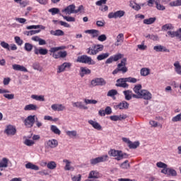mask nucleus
I'll return each mask as SVG.
<instances>
[{
	"mask_svg": "<svg viewBox=\"0 0 181 181\" xmlns=\"http://www.w3.org/2000/svg\"><path fill=\"white\" fill-rule=\"evenodd\" d=\"M110 156L116 157V160H122V159H127L129 155L125 153H122V151L111 149L108 152Z\"/></svg>",
	"mask_w": 181,
	"mask_h": 181,
	"instance_id": "f257e3e1",
	"label": "nucleus"
},
{
	"mask_svg": "<svg viewBox=\"0 0 181 181\" xmlns=\"http://www.w3.org/2000/svg\"><path fill=\"white\" fill-rule=\"evenodd\" d=\"M136 94L133 95V98H143L144 100H151L152 93L148 91H136Z\"/></svg>",
	"mask_w": 181,
	"mask_h": 181,
	"instance_id": "f03ea898",
	"label": "nucleus"
},
{
	"mask_svg": "<svg viewBox=\"0 0 181 181\" xmlns=\"http://www.w3.org/2000/svg\"><path fill=\"white\" fill-rule=\"evenodd\" d=\"M76 62H78V63H83L84 64H95V62L86 54L78 57Z\"/></svg>",
	"mask_w": 181,
	"mask_h": 181,
	"instance_id": "7ed1b4c3",
	"label": "nucleus"
},
{
	"mask_svg": "<svg viewBox=\"0 0 181 181\" xmlns=\"http://www.w3.org/2000/svg\"><path fill=\"white\" fill-rule=\"evenodd\" d=\"M35 121H36V115H29L24 120V125L27 128H32L35 125Z\"/></svg>",
	"mask_w": 181,
	"mask_h": 181,
	"instance_id": "20e7f679",
	"label": "nucleus"
},
{
	"mask_svg": "<svg viewBox=\"0 0 181 181\" xmlns=\"http://www.w3.org/2000/svg\"><path fill=\"white\" fill-rule=\"evenodd\" d=\"M124 15H125V11H124L119 10L117 11H115V13L114 12H110L108 14L107 18H109V19H118V18H121Z\"/></svg>",
	"mask_w": 181,
	"mask_h": 181,
	"instance_id": "39448f33",
	"label": "nucleus"
},
{
	"mask_svg": "<svg viewBox=\"0 0 181 181\" xmlns=\"http://www.w3.org/2000/svg\"><path fill=\"white\" fill-rule=\"evenodd\" d=\"M108 160V155H104L100 157H98L90 160V165H97V163H101V162H107Z\"/></svg>",
	"mask_w": 181,
	"mask_h": 181,
	"instance_id": "423d86ee",
	"label": "nucleus"
},
{
	"mask_svg": "<svg viewBox=\"0 0 181 181\" xmlns=\"http://www.w3.org/2000/svg\"><path fill=\"white\" fill-rule=\"evenodd\" d=\"M116 87H122V88H128L129 85L127 83V78H120L117 80Z\"/></svg>",
	"mask_w": 181,
	"mask_h": 181,
	"instance_id": "0eeeda50",
	"label": "nucleus"
},
{
	"mask_svg": "<svg viewBox=\"0 0 181 181\" xmlns=\"http://www.w3.org/2000/svg\"><path fill=\"white\" fill-rule=\"evenodd\" d=\"M119 71H121L122 74H125V73L128 71V68L127 66L117 64V67L112 71V74H118Z\"/></svg>",
	"mask_w": 181,
	"mask_h": 181,
	"instance_id": "6e6552de",
	"label": "nucleus"
},
{
	"mask_svg": "<svg viewBox=\"0 0 181 181\" xmlns=\"http://www.w3.org/2000/svg\"><path fill=\"white\" fill-rule=\"evenodd\" d=\"M4 134H6V135H15L16 134V128L12 124L7 125L4 130Z\"/></svg>",
	"mask_w": 181,
	"mask_h": 181,
	"instance_id": "1a4fd4ad",
	"label": "nucleus"
},
{
	"mask_svg": "<svg viewBox=\"0 0 181 181\" xmlns=\"http://www.w3.org/2000/svg\"><path fill=\"white\" fill-rule=\"evenodd\" d=\"M114 108L116 110H128V108H129V103L125 100H123L118 105H115Z\"/></svg>",
	"mask_w": 181,
	"mask_h": 181,
	"instance_id": "9d476101",
	"label": "nucleus"
},
{
	"mask_svg": "<svg viewBox=\"0 0 181 181\" xmlns=\"http://www.w3.org/2000/svg\"><path fill=\"white\" fill-rule=\"evenodd\" d=\"M105 80L103 78H96L91 81V85L93 86H105Z\"/></svg>",
	"mask_w": 181,
	"mask_h": 181,
	"instance_id": "9b49d317",
	"label": "nucleus"
},
{
	"mask_svg": "<svg viewBox=\"0 0 181 181\" xmlns=\"http://www.w3.org/2000/svg\"><path fill=\"white\" fill-rule=\"evenodd\" d=\"M57 145H59V142L54 139L48 140L45 142V146H47L48 148H57Z\"/></svg>",
	"mask_w": 181,
	"mask_h": 181,
	"instance_id": "f8f14e48",
	"label": "nucleus"
},
{
	"mask_svg": "<svg viewBox=\"0 0 181 181\" xmlns=\"http://www.w3.org/2000/svg\"><path fill=\"white\" fill-rule=\"evenodd\" d=\"M76 6L74 4H71L68 6L66 8L62 10V12H66V15H71V13H75Z\"/></svg>",
	"mask_w": 181,
	"mask_h": 181,
	"instance_id": "ddd939ff",
	"label": "nucleus"
},
{
	"mask_svg": "<svg viewBox=\"0 0 181 181\" xmlns=\"http://www.w3.org/2000/svg\"><path fill=\"white\" fill-rule=\"evenodd\" d=\"M70 67H71V64L70 62H64L58 66L57 73H63L66 69H70Z\"/></svg>",
	"mask_w": 181,
	"mask_h": 181,
	"instance_id": "4468645a",
	"label": "nucleus"
},
{
	"mask_svg": "<svg viewBox=\"0 0 181 181\" xmlns=\"http://www.w3.org/2000/svg\"><path fill=\"white\" fill-rule=\"evenodd\" d=\"M48 52L49 51L46 48L38 49L37 47H34L35 54H42V56H45V54H47Z\"/></svg>",
	"mask_w": 181,
	"mask_h": 181,
	"instance_id": "2eb2a0df",
	"label": "nucleus"
},
{
	"mask_svg": "<svg viewBox=\"0 0 181 181\" xmlns=\"http://www.w3.org/2000/svg\"><path fill=\"white\" fill-rule=\"evenodd\" d=\"M51 108L52 110H53V111H64V110H66V107L62 104H53L51 105Z\"/></svg>",
	"mask_w": 181,
	"mask_h": 181,
	"instance_id": "dca6fc26",
	"label": "nucleus"
},
{
	"mask_svg": "<svg viewBox=\"0 0 181 181\" xmlns=\"http://www.w3.org/2000/svg\"><path fill=\"white\" fill-rule=\"evenodd\" d=\"M88 124L94 128V129H97V131H101L103 129V127H101L100 124L94 121V120H88Z\"/></svg>",
	"mask_w": 181,
	"mask_h": 181,
	"instance_id": "f3484780",
	"label": "nucleus"
},
{
	"mask_svg": "<svg viewBox=\"0 0 181 181\" xmlns=\"http://www.w3.org/2000/svg\"><path fill=\"white\" fill-rule=\"evenodd\" d=\"M93 49H95V50L92 52V54H98V53L104 50V46L100 44L93 45Z\"/></svg>",
	"mask_w": 181,
	"mask_h": 181,
	"instance_id": "a211bd4d",
	"label": "nucleus"
},
{
	"mask_svg": "<svg viewBox=\"0 0 181 181\" xmlns=\"http://www.w3.org/2000/svg\"><path fill=\"white\" fill-rule=\"evenodd\" d=\"M85 33H88L89 35H91L93 39L98 37V36H100V30H85Z\"/></svg>",
	"mask_w": 181,
	"mask_h": 181,
	"instance_id": "6ab92c4d",
	"label": "nucleus"
},
{
	"mask_svg": "<svg viewBox=\"0 0 181 181\" xmlns=\"http://www.w3.org/2000/svg\"><path fill=\"white\" fill-rule=\"evenodd\" d=\"M13 70H15L16 71H24V73H27L28 69L26 67L19 65V64H13L12 65Z\"/></svg>",
	"mask_w": 181,
	"mask_h": 181,
	"instance_id": "aec40b11",
	"label": "nucleus"
},
{
	"mask_svg": "<svg viewBox=\"0 0 181 181\" xmlns=\"http://www.w3.org/2000/svg\"><path fill=\"white\" fill-rule=\"evenodd\" d=\"M100 177H101V175L97 170L90 171L88 177L89 179H100Z\"/></svg>",
	"mask_w": 181,
	"mask_h": 181,
	"instance_id": "412c9836",
	"label": "nucleus"
},
{
	"mask_svg": "<svg viewBox=\"0 0 181 181\" xmlns=\"http://www.w3.org/2000/svg\"><path fill=\"white\" fill-rule=\"evenodd\" d=\"M37 110H39V107L35 104L26 105L24 107V111H37Z\"/></svg>",
	"mask_w": 181,
	"mask_h": 181,
	"instance_id": "4be33fe9",
	"label": "nucleus"
},
{
	"mask_svg": "<svg viewBox=\"0 0 181 181\" xmlns=\"http://www.w3.org/2000/svg\"><path fill=\"white\" fill-rule=\"evenodd\" d=\"M127 115H113L110 117L111 121H122V119H126Z\"/></svg>",
	"mask_w": 181,
	"mask_h": 181,
	"instance_id": "5701e85b",
	"label": "nucleus"
},
{
	"mask_svg": "<svg viewBox=\"0 0 181 181\" xmlns=\"http://www.w3.org/2000/svg\"><path fill=\"white\" fill-rule=\"evenodd\" d=\"M79 74H80L81 77H84V76H86L87 74H91V70L87 69V67L81 66L80 68Z\"/></svg>",
	"mask_w": 181,
	"mask_h": 181,
	"instance_id": "b1692460",
	"label": "nucleus"
},
{
	"mask_svg": "<svg viewBox=\"0 0 181 181\" xmlns=\"http://www.w3.org/2000/svg\"><path fill=\"white\" fill-rule=\"evenodd\" d=\"M153 50L156 52H167V53H170V50L168 49L166 47H163V45H156L153 47Z\"/></svg>",
	"mask_w": 181,
	"mask_h": 181,
	"instance_id": "393cba45",
	"label": "nucleus"
},
{
	"mask_svg": "<svg viewBox=\"0 0 181 181\" xmlns=\"http://www.w3.org/2000/svg\"><path fill=\"white\" fill-rule=\"evenodd\" d=\"M117 41L115 43V46H121V45H122V43H124V34L120 33L119 34L117 37Z\"/></svg>",
	"mask_w": 181,
	"mask_h": 181,
	"instance_id": "a878e982",
	"label": "nucleus"
},
{
	"mask_svg": "<svg viewBox=\"0 0 181 181\" xmlns=\"http://www.w3.org/2000/svg\"><path fill=\"white\" fill-rule=\"evenodd\" d=\"M72 105L76 108H80V110H88V107L85 106L81 102L72 103Z\"/></svg>",
	"mask_w": 181,
	"mask_h": 181,
	"instance_id": "bb28decb",
	"label": "nucleus"
},
{
	"mask_svg": "<svg viewBox=\"0 0 181 181\" xmlns=\"http://www.w3.org/2000/svg\"><path fill=\"white\" fill-rule=\"evenodd\" d=\"M8 162H9L8 158H2L1 161H0V170H4V168H8Z\"/></svg>",
	"mask_w": 181,
	"mask_h": 181,
	"instance_id": "cd10ccee",
	"label": "nucleus"
},
{
	"mask_svg": "<svg viewBox=\"0 0 181 181\" xmlns=\"http://www.w3.org/2000/svg\"><path fill=\"white\" fill-rule=\"evenodd\" d=\"M50 35L53 36H64V31L62 30H51Z\"/></svg>",
	"mask_w": 181,
	"mask_h": 181,
	"instance_id": "c85d7f7f",
	"label": "nucleus"
},
{
	"mask_svg": "<svg viewBox=\"0 0 181 181\" xmlns=\"http://www.w3.org/2000/svg\"><path fill=\"white\" fill-rule=\"evenodd\" d=\"M175 70L177 74L181 76V65L179 61H177L174 63Z\"/></svg>",
	"mask_w": 181,
	"mask_h": 181,
	"instance_id": "c756f323",
	"label": "nucleus"
},
{
	"mask_svg": "<svg viewBox=\"0 0 181 181\" xmlns=\"http://www.w3.org/2000/svg\"><path fill=\"white\" fill-rule=\"evenodd\" d=\"M26 169H31V170H39V166L32 163H28L25 164Z\"/></svg>",
	"mask_w": 181,
	"mask_h": 181,
	"instance_id": "7c9ffc66",
	"label": "nucleus"
},
{
	"mask_svg": "<svg viewBox=\"0 0 181 181\" xmlns=\"http://www.w3.org/2000/svg\"><path fill=\"white\" fill-rule=\"evenodd\" d=\"M156 21V17L149 18L147 19H144L143 23L144 25H152V23H155Z\"/></svg>",
	"mask_w": 181,
	"mask_h": 181,
	"instance_id": "2f4dec72",
	"label": "nucleus"
},
{
	"mask_svg": "<svg viewBox=\"0 0 181 181\" xmlns=\"http://www.w3.org/2000/svg\"><path fill=\"white\" fill-rule=\"evenodd\" d=\"M50 131H52V132H53L56 135H60V134H62V131H60V129H59V128L56 125H51Z\"/></svg>",
	"mask_w": 181,
	"mask_h": 181,
	"instance_id": "473e14b6",
	"label": "nucleus"
},
{
	"mask_svg": "<svg viewBox=\"0 0 181 181\" xmlns=\"http://www.w3.org/2000/svg\"><path fill=\"white\" fill-rule=\"evenodd\" d=\"M107 57H110V53H103L97 57V60H98V62H101V60H105V59H107Z\"/></svg>",
	"mask_w": 181,
	"mask_h": 181,
	"instance_id": "72a5a7b5",
	"label": "nucleus"
},
{
	"mask_svg": "<svg viewBox=\"0 0 181 181\" xmlns=\"http://www.w3.org/2000/svg\"><path fill=\"white\" fill-rule=\"evenodd\" d=\"M41 30H31L30 31H24L23 34L26 35V36H33V35H36V33H40Z\"/></svg>",
	"mask_w": 181,
	"mask_h": 181,
	"instance_id": "f704fd0d",
	"label": "nucleus"
},
{
	"mask_svg": "<svg viewBox=\"0 0 181 181\" xmlns=\"http://www.w3.org/2000/svg\"><path fill=\"white\" fill-rule=\"evenodd\" d=\"M151 70L148 68H142L140 71L141 76H146L150 74Z\"/></svg>",
	"mask_w": 181,
	"mask_h": 181,
	"instance_id": "c9c22d12",
	"label": "nucleus"
},
{
	"mask_svg": "<svg viewBox=\"0 0 181 181\" xmlns=\"http://www.w3.org/2000/svg\"><path fill=\"white\" fill-rule=\"evenodd\" d=\"M138 146H139V141H134V142L130 141L128 146L129 149H136Z\"/></svg>",
	"mask_w": 181,
	"mask_h": 181,
	"instance_id": "e433bc0d",
	"label": "nucleus"
},
{
	"mask_svg": "<svg viewBox=\"0 0 181 181\" xmlns=\"http://www.w3.org/2000/svg\"><path fill=\"white\" fill-rule=\"evenodd\" d=\"M59 16H62V18L67 22H76V18L74 17L63 16L62 13H59Z\"/></svg>",
	"mask_w": 181,
	"mask_h": 181,
	"instance_id": "4c0bfd02",
	"label": "nucleus"
},
{
	"mask_svg": "<svg viewBox=\"0 0 181 181\" xmlns=\"http://www.w3.org/2000/svg\"><path fill=\"white\" fill-rule=\"evenodd\" d=\"M31 98L36 100V101H45V97L43 95H32Z\"/></svg>",
	"mask_w": 181,
	"mask_h": 181,
	"instance_id": "58836bf2",
	"label": "nucleus"
},
{
	"mask_svg": "<svg viewBox=\"0 0 181 181\" xmlns=\"http://www.w3.org/2000/svg\"><path fill=\"white\" fill-rule=\"evenodd\" d=\"M48 12L52 13V15H57V14L60 15V9L57 8H52L48 10Z\"/></svg>",
	"mask_w": 181,
	"mask_h": 181,
	"instance_id": "ea45409f",
	"label": "nucleus"
},
{
	"mask_svg": "<svg viewBox=\"0 0 181 181\" xmlns=\"http://www.w3.org/2000/svg\"><path fill=\"white\" fill-rule=\"evenodd\" d=\"M167 176H177V173L173 168H168Z\"/></svg>",
	"mask_w": 181,
	"mask_h": 181,
	"instance_id": "a19ab883",
	"label": "nucleus"
},
{
	"mask_svg": "<svg viewBox=\"0 0 181 181\" xmlns=\"http://www.w3.org/2000/svg\"><path fill=\"white\" fill-rule=\"evenodd\" d=\"M57 166V164H56V162L54 161H51L47 164V168L51 170L56 169Z\"/></svg>",
	"mask_w": 181,
	"mask_h": 181,
	"instance_id": "79ce46f5",
	"label": "nucleus"
},
{
	"mask_svg": "<svg viewBox=\"0 0 181 181\" xmlns=\"http://www.w3.org/2000/svg\"><path fill=\"white\" fill-rule=\"evenodd\" d=\"M24 49L26 50V52H32V49H33V45L27 42L25 44Z\"/></svg>",
	"mask_w": 181,
	"mask_h": 181,
	"instance_id": "37998d69",
	"label": "nucleus"
},
{
	"mask_svg": "<svg viewBox=\"0 0 181 181\" xmlns=\"http://www.w3.org/2000/svg\"><path fill=\"white\" fill-rule=\"evenodd\" d=\"M168 35L170 36V37H178L179 36V31H168Z\"/></svg>",
	"mask_w": 181,
	"mask_h": 181,
	"instance_id": "c03bdc74",
	"label": "nucleus"
},
{
	"mask_svg": "<svg viewBox=\"0 0 181 181\" xmlns=\"http://www.w3.org/2000/svg\"><path fill=\"white\" fill-rule=\"evenodd\" d=\"M124 94L125 100H127V101H129V100H131L132 97H134L133 96L134 94H130L129 91H124Z\"/></svg>",
	"mask_w": 181,
	"mask_h": 181,
	"instance_id": "a18cd8bd",
	"label": "nucleus"
},
{
	"mask_svg": "<svg viewBox=\"0 0 181 181\" xmlns=\"http://www.w3.org/2000/svg\"><path fill=\"white\" fill-rule=\"evenodd\" d=\"M66 134L68 135V136H70V138L77 136V132L76 130L67 131Z\"/></svg>",
	"mask_w": 181,
	"mask_h": 181,
	"instance_id": "49530a36",
	"label": "nucleus"
},
{
	"mask_svg": "<svg viewBox=\"0 0 181 181\" xmlns=\"http://www.w3.org/2000/svg\"><path fill=\"white\" fill-rule=\"evenodd\" d=\"M181 121V112L180 114L177 115L176 116L172 118L173 122H179Z\"/></svg>",
	"mask_w": 181,
	"mask_h": 181,
	"instance_id": "de8ad7c7",
	"label": "nucleus"
},
{
	"mask_svg": "<svg viewBox=\"0 0 181 181\" xmlns=\"http://www.w3.org/2000/svg\"><path fill=\"white\" fill-rule=\"evenodd\" d=\"M24 144L27 146H33V145H35V141H33V140L27 139L24 141Z\"/></svg>",
	"mask_w": 181,
	"mask_h": 181,
	"instance_id": "09e8293b",
	"label": "nucleus"
},
{
	"mask_svg": "<svg viewBox=\"0 0 181 181\" xmlns=\"http://www.w3.org/2000/svg\"><path fill=\"white\" fill-rule=\"evenodd\" d=\"M118 94V91H109L107 93V97H112L114 100H116L115 95Z\"/></svg>",
	"mask_w": 181,
	"mask_h": 181,
	"instance_id": "8fccbe9b",
	"label": "nucleus"
},
{
	"mask_svg": "<svg viewBox=\"0 0 181 181\" xmlns=\"http://www.w3.org/2000/svg\"><path fill=\"white\" fill-rule=\"evenodd\" d=\"M155 4H156V8L158 11H165L166 9L165 6L161 5L160 4L158 3V1H155Z\"/></svg>",
	"mask_w": 181,
	"mask_h": 181,
	"instance_id": "3c124183",
	"label": "nucleus"
},
{
	"mask_svg": "<svg viewBox=\"0 0 181 181\" xmlns=\"http://www.w3.org/2000/svg\"><path fill=\"white\" fill-rule=\"evenodd\" d=\"M156 166L157 168H160L162 169H166L168 168V165L162 162H158Z\"/></svg>",
	"mask_w": 181,
	"mask_h": 181,
	"instance_id": "603ef678",
	"label": "nucleus"
},
{
	"mask_svg": "<svg viewBox=\"0 0 181 181\" xmlns=\"http://www.w3.org/2000/svg\"><path fill=\"white\" fill-rule=\"evenodd\" d=\"M63 162L66 163L65 170H71V168L70 167V162L69 161V160L64 159L63 160Z\"/></svg>",
	"mask_w": 181,
	"mask_h": 181,
	"instance_id": "864d4df0",
	"label": "nucleus"
},
{
	"mask_svg": "<svg viewBox=\"0 0 181 181\" xmlns=\"http://www.w3.org/2000/svg\"><path fill=\"white\" fill-rule=\"evenodd\" d=\"M15 42L16 43H17V45H18V46H22V45H23V40H21L20 37H15Z\"/></svg>",
	"mask_w": 181,
	"mask_h": 181,
	"instance_id": "5fc2aeb1",
	"label": "nucleus"
},
{
	"mask_svg": "<svg viewBox=\"0 0 181 181\" xmlns=\"http://www.w3.org/2000/svg\"><path fill=\"white\" fill-rule=\"evenodd\" d=\"M122 169H128L129 168V164L128 163V160H125L120 165Z\"/></svg>",
	"mask_w": 181,
	"mask_h": 181,
	"instance_id": "6e6d98bb",
	"label": "nucleus"
},
{
	"mask_svg": "<svg viewBox=\"0 0 181 181\" xmlns=\"http://www.w3.org/2000/svg\"><path fill=\"white\" fill-rule=\"evenodd\" d=\"M123 57H124V54H117L113 57V60H114V62H118V60H119V59H122Z\"/></svg>",
	"mask_w": 181,
	"mask_h": 181,
	"instance_id": "4d7b16f0",
	"label": "nucleus"
},
{
	"mask_svg": "<svg viewBox=\"0 0 181 181\" xmlns=\"http://www.w3.org/2000/svg\"><path fill=\"white\" fill-rule=\"evenodd\" d=\"M99 42H105L107 40V35L105 34L100 35L98 37Z\"/></svg>",
	"mask_w": 181,
	"mask_h": 181,
	"instance_id": "13d9d810",
	"label": "nucleus"
},
{
	"mask_svg": "<svg viewBox=\"0 0 181 181\" xmlns=\"http://www.w3.org/2000/svg\"><path fill=\"white\" fill-rule=\"evenodd\" d=\"M0 45L2 47H4V49H6L8 51L11 50V48H9V44L5 42V41L1 42Z\"/></svg>",
	"mask_w": 181,
	"mask_h": 181,
	"instance_id": "bf43d9fd",
	"label": "nucleus"
},
{
	"mask_svg": "<svg viewBox=\"0 0 181 181\" xmlns=\"http://www.w3.org/2000/svg\"><path fill=\"white\" fill-rule=\"evenodd\" d=\"M4 97H5V98H7L8 100H13V98H15V95L9 94V93H4Z\"/></svg>",
	"mask_w": 181,
	"mask_h": 181,
	"instance_id": "052dcab7",
	"label": "nucleus"
},
{
	"mask_svg": "<svg viewBox=\"0 0 181 181\" xmlns=\"http://www.w3.org/2000/svg\"><path fill=\"white\" fill-rule=\"evenodd\" d=\"M169 29H172V24H165L162 26V30L166 31L169 30Z\"/></svg>",
	"mask_w": 181,
	"mask_h": 181,
	"instance_id": "680f3d73",
	"label": "nucleus"
},
{
	"mask_svg": "<svg viewBox=\"0 0 181 181\" xmlns=\"http://www.w3.org/2000/svg\"><path fill=\"white\" fill-rule=\"evenodd\" d=\"M104 111L106 115H110V114L112 113V109H111V107L109 106L106 107Z\"/></svg>",
	"mask_w": 181,
	"mask_h": 181,
	"instance_id": "e2e57ef3",
	"label": "nucleus"
},
{
	"mask_svg": "<svg viewBox=\"0 0 181 181\" xmlns=\"http://www.w3.org/2000/svg\"><path fill=\"white\" fill-rule=\"evenodd\" d=\"M59 58L64 59V57H67V51H59Z\"/></svg>",
	"mask_w": 181,
	"mask_h": 181,
	"instance_id": "0e129e2a",
	"label": "nucleus"
},
{
	"mask_svg": "<svg viewBox=\"0 0 181 181\" xmlns=\"http://www.w3.org/2000/svg\"><path fill=\"white\" fill-rule=\"evenodd\" d=\"M126 81H127V83H136L137 80L135 78L128 77V78H126Z\"/></svg>",
	"mask_w": 181,
	"mask_h": 181,
	"instance_id": "69168bd1",
	"label": "nucleus"
},
{
	"mask_svg": "<svg viewBox=\"0 0 181 181\" xmlns=\"http://www.w3.org/2000/svg\"><path fill=\"white\" fill-rule=\"evenodd\" d=\"M86 104H97V100H90V99H85Z\"/></svg>",
	"mask_w": 181,
	"mask_h": 181,
	"instance_id": "338daca9",
	"label": "nucleus"
},
{
	"mask_svg": "<svg viewBox=\"0 0 181 181\" xmlns=\"http://www.w3.org/2000/svg\"><path fill=\"white\" fill-rule=\"evenodd\" d=\"M72 181H81V175H78V176H74L72 177Z\"/></svg>",
	"mask_w": 181,
	"mask_h": 181,
	"instance_id": "774afa93",
	"label": "nucleus"
}]
</instances>
